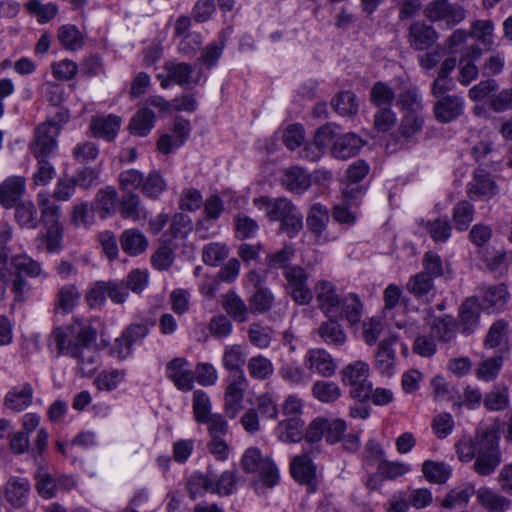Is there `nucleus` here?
I'll list each match as a JSON object with an SVG mask.
<instances>
[{
  "label": "nucleus",
  "mask_w": 512,
  "mask_h": 512,
  "mask_svg": "<svg viewBox=\"0 0 512 512\" xmlns=\"http://www.w3.org/2000/svg\"><path fill=\"white\" fill-rule=\"evenodd\" d=\"M368 172L369 165L363 160H358L348 167L346 177L350 184L343 191L344 202L346 205H351L352 200L357 199L363 194L362 188L354 185L363 180L367 176Z\"/></svg>",
  "instance_id": "obj_18"
},
{
  "label": "nucleus",
  "mask_w": 512,
  "mask_h": 512,
  "mask_svg": "<svg viewBox=\"0 0 512 512\" xmlns=\"http://www.w3.org/2000/svg\"><path fill=\"white\" fill-rule=\"evenodd\" d=\"M425 227L435 242H446L452 231L447 217H439L433 221H428Z\"/></svg>",
  "instance_id": "obj_64"
},
{
  "label": "nucleus",
  "mask_w": 512,
  "mask_h": 512,
  "mask_svg": "<svg viewBox=\"0 0 512 512\" xmlns=\"http://www.w3.org/2000/svg\"><path fill=\"white\" fill-rule=\"evenodd\" d=\"M369 365L363 361H355L345 366L341 371L344 385L350 387V395L359 401L367 400L372 392L369 381Z\"/></svg>",
  "instance_id": "obj_4"
},
{
  "label": "nucleus",
  "mask_w": 512,
  "mask_h": 512,
  "mask_svg": "<svg viewBox=\"0 0 512 512\" xmlns=\"http://www.w3.org/2000/svg\"><path fill=\"white\" fill-rule=\"evenodd\" d=\"M11 264L16 270L12 271V277L9 286L14 294L15 301H22L24 297L25 288L27 286L26 280L22 277V273L29 277H38L42 274L41 265L27 255H15L11 258Z\"/></svg>",
  "instance_id": "obj_7"
},
{
  "label": "nucleus",
  "mask_w": 512,
  "mask_h": 512,
  "mask_svg": "<svg viewBox=\"0 0 512 512\" xmlns=\"http://www.w3.org/2000/svg\"><path fill=\"white\" fill-rule=\"evenodd\" d=\"M249 376L258 381H265L274 374V366L270 359L258 354L249 358L247 362Z\"/></svg>",
  "instance_id": "obj_37"
},
{
  "label": "nucleus",
  "mask_w": 512,
  "mask_h": 512,
  "mask_svg": "<svg viewBox=\"0 0 512 512\" xmlns=\"http://www.w3.org/2000/svg\"><path fill=\"white\" fill-rule=\"evenodd\" d=\"M193 413L198 423H204L213 416L214 413H211L210 398L206 392L202 390L194 391Z\"/></svg>",
  "instance_id": "obj_55"
},
{
  "label": "nucleus",
  "mask_w": 512,
  "mask_h": 512,
  "mask_svg": "<svg viewBox=\"0 0 512 512\" xmlns=\"http://www.w3.org/2000/svg\"><path fill=\"white\" fill-rule=\"evenodd\" d=\"M241 465L247 473H259L261 481L268 488L275 486L279 481V473L275 464L269 458H264L260 450L255 447L245 451Z\"/></svg>",
  "instance_id": "obj_6"
},
{
  "label": "nucleus",
  "mask_w": 512,
  "mask_h": 512,
  "mask_svg": "<svg viewBox=\"0 0 512 512\" xmlns=\"http://www.w3.org/2000/svg\"><path fill=\"white\" fill-rule=\"evenodd\" d=\"M332 105L340 115L354 116L358 112V101L351 91L340 92L333 100Z\"/></svg>",
  "instance_id": "obj_52"
},
{
  "label": "nucleus",
  "mask_w": 512,
  "mask_h": 512,
  "mask_svg": "<svg viewBox=\"0 0 512 512\" xmlns=\"http://www.w3.org/2000/svg\"><path fill=\"white\" fill-rule=\"evenodd\" d=\"M435 118L441 123H449L464 111V99L458 95H446L441 97L433 108Z\"/></svg>",
  "instance_id": "obj_17"
},
{
  "label": "nucleus",
  "mask_w": 512,
  "mask_h": 512,
  "mask_svg": "<svg viewBox=\"0 0 512 512\" xmlns=\"http://www.w3.org/2000/svg\"><path fill=\"white\" fill-rule=\"evenodd\" d=\"M479 503L490 512H505L511 506V501L490 488L482 487L476 491Z\"/></svg>",
  "instance_id": "obj_29"
},
{
  "label": "nucleus",
  "mask_w": 512,
  "mask_h": 512,
  "mask_svg": "<svg viewBox=\"0 0 512 512\" xmlns=\"http://www.w3.org/2000/svg\"><path fill=\"white\" fill-rule=\"evenodd\" d=\"M33 399V388L29 383L13 387L4 398V406L13 411L21 412L29 407Z\"/></svg>",
  "instance_id": "obj_22"
},
{
  "label": "nucleus",
  "mask_w": 512,
  "mask_h": 512,
  "mask_svg": "<svg viewBox=\"0 0 512 512\" xmlns=\"http://www.w3.org/2000/svg\"><path fill=\"white\" fill-rule=\"evenodd\" d=\"M247 387L248 380L244 372L233 373L228 377L224 394V411L230 419H234L241 410Z\"/></svg>",
  "instance_id": "obj_10"
},
{
  "label": "nucleus",
  "mask_w": 512,
  "mask_h": 512,
  "mask_svg": "<svg viewBox=\"0 0 512 512\" xmlns=\"http://www.w3.org/2000/svg\"><path fill=\"white\" fill-rule=\"evenodd\" d=\"M248 338L252 345L265 349L271 343L272 329L259 323H253L249 326Z\"/></svg>",
  "instance_id": "obj_63"
},
{
  "label": "nucleus",
  "mask_w": 512,
  "mask_h": 512,
  "mask_svg": "<svg viewBox=\"0 0 512 512\" xmlns=\"http://www.w3.org/2000/svg\"><path fill=\"white\" fill-rule=\"evenodd\" d=\"M318 308L328 317L338 318L341 296L336 286L328 280H319L314 286Z\"/></svg>",
  "instance_id": "obj_11"
},
{
  "label": "nucleus",
  "mask_w": 512,
  "mask_h": 512,
  "mask_svg": "<svg viewBox=\"0 0 512 512\" xmlns=\"http://www.w3.org/2000/svg\"><path fill=\"white\" fill-rule=\"evenodd\" d=\"M364 141L354 133L339 137L332 146V155L337 159L346 160L358 154Z\"/></svg>",
  "instance_id": "obj_26"
},
{
  "label": "nucleus",
  "mask_w": 512,
  "mask_h": 512,
  "mask_svg": "<svg viewBox=\"0 0 512 512\" xmlns=\"http://www.w3.org/2000/svg\"><path fill=\"white\" fill-rule=\"evenodd\" d=\"M480 306L476 299H466L459 310V326L461 331L469 335L475 331L479 323Z\"/></svg>",
  "instance_id": "obj_25"
},
{
  "label": "nucleus",
  "mask_w": 512,
  "mask_h": 512,
  "mask_svg": "<svg viewBox=\"0 0 512 512\" xmlns=\"http://www.w3.org/2000/svg\"><path fill=\"white\" fill-rule=\"evenodd\" d=\"M253 204L259 210L264 209L265 215L270 221H281L297 208L289 199L284 197L269 198L261 196L254 198Z\"/></svg>",
  "instance_id": "obj_14"
},
{
  "label": "nucleus",
  "mask_w": 512,
  "mask_h": 512,
  "mask_svg": "<svg viewBox=\"0 0 512 512\" xmlns=\"http://www.w3.org/2000/svg\"><path fill=\"white\" fill-rule=\"evenodd\" d=\"M125 376V370H103L96 376L94 384L99 390L111 391L118 387Z\"/></svg>",
  "instance_id": "obj_51"
},
{
  "label": "nucleus",
  "mask_w": 512,
  "mask_h": 512,
  "mask_svg": "<svg viewBox=\"0 0 512 512\" xmlns=\"http://www.w3.org/2000/svg\"><path fill=\"white\" fill-rule=\"evenodd\" d=\"M329 220L328 208L320 203H315L310 207L306 218L309 230L318 238L323 235Z\"/></svg>",
  "instance_id": "obj_31"
},
{
  "label": "nucleus",
  "mask_w": 512,
  "mask_h": 512,
  "mask_svg": "<svg viewBox=\"0 0 512 512\" xmlns=\"http://www.w3.org/2000/svg\"><path fill=\"white\" fill-rule=\"evenodd\" d=\"M474 216V207L468 201H460L453 208V221L456 229L459 231H465L471 224Z\"/></svg>",
  "instance_id": "obj_57"
},
{
  "label": "nucleus",
  "mask_w": 512,
  "mask_h": 512,
  "mask_svg": "<svg viewBox=\"0 0 512 512\" xmlns=\"http://www.w3.org/2000/svg\"><path fill=\"white\" fill-rule=\"evenodd\" d=\"M118 201V193L112 186L100 189L95 197V208L102 218L114 215Z\"/></svg>",
  "instance_id": "obj_33"
},
{
  "label": "nucleus",
  "mask_w": 512,
  "mask_h": 512,
  "mask_svg": "<svg viewBox=\"0 0 512 512\" xmlns=\"http://www.w3.org/2000/svg\"><path fill=\"white\" fill-rule=\"evenodd\" d=\"M60 126L53 121L47 120L35 129L34 141L30 150L35 157H49L57 148L56 138L59 135Z\"/></svg>",
  "instance_id": "obj_9"
},
{
  "label": "nucleus",
  "mask_w": 512,
  "mask_h": 512,
  "mask_svg": "<svg viewBox=\"0 0 512 512\" xmlns=\"http://www.w3.org/2000/svg\"><path fill=\"white\" fill-rule=\"evenodd\" d=\"M291 473L296 481L307 486L308 492H314L318 486L316 467L307 454L295 456L291 461Z\"/></svg>",
  "instance_id": "obj_15"
},
{
  "label": "nucleus",
  "mask_w": 512,
  "mask_h": 512,
  "mask_svg": "<svg viewBox=\"0 0 512 512\" xmlns=\"http://www.w3.org/2000/svg\"><path fill=\"white\" fill-rule=\"evenodd\" d=\"M246 362V353L239 344L227 345L222 355L223 367L233 373L244 372L243 366Z\"/></svg>",
  "instance_id": "obj_35"
},
{
  "label": "nucleus",
  "mask_w": 512,
  "mask_h": 512,
  "mask_svg": "<svg viewBox=\"0 0 512 512\" xmlns=\"http://www.w3.org/2000/svg\"><path fill=\"white\" fill-rule=\"evenodd\" d=\"M229 254V248L220 242H211L202 249V260L206 265L217 266L224 261Z\"/></svg>",
  "instance_id": "obj_53"
},
{
  "label": "nucleus",
  "mask_w": 512,
  "mask_h": 512,
  "mask_svg": "<svg viewBox=\"0 0 512 512\" xmlns=\"http://www.w3.org/2000/svg\"><path fill=\"white\" fill-rule=\"evenodd\" d=\"M431 21H445L448 28L459 24L465 18V10L459 4L445 3L439 10L426 14Z\"/></svg>",
  "instance_id": "obj_28"
},
{
  "label": "nucleus",
  "mask_w": 512,
  "mask_h": 512,
  "mask_svg": "<svg viewBox=\"0 0 512 512\" xmlns=\"http://www.w3.org/2000/svg\"><path fill=\"white\" fill-rule=\"evenodd\" d=\"M310 176L298 167L287 169L282 177V184L295 193H302L310 186Z\"/></svg>",
  "instance_id": "obj_39"
},
{
  "label": "nucleus",
  "mask_w": 512,
  "mask_h": 512,
  "mask_svg": "<svg viewBox=\"0 0 512 512\" xmlns=\"http://www.w3.org/2000/svg\"><path fill=\"white\" fill-rule=\"evenodd\" d=\"M213 471L206 473H193L186 482V489L191 499L195 500L203 496L206 492L212 493Z\"/></svg>",
  "instance_id": "obj_32"
},
{
  "label": "nucleus",
  "mask_w": 512,
  "mask_h": 512,
  "mask_svg": "<svg viewBox=\"0 0 512 512\" xmlns=\"http://www.w3.org/2000/svg\"><path fill=\"white\" fill-rule=\"evenodd\" d=\"M244 282L254 290L247 298L251 314L260 315L270 311L274 305L275 296L265 285V276L256 270H251L246 274Z\"/></svg>",
  "instance_id": "obj_5"
},
{
  "label": "nucleus",
  "mask_w": 512,
  "mask_h": 512,
  "mask_svg": "<svg viewBox=\"0 0 512 512\" xmlns=\"http://www.w3.org/2000/svg\"><path fill=\"white\" fill-rule=\"evenodd\" d=\"M121 126V118L110 114L93 117L90 123V131L95 137H100L106 141H112Z\"/></svg>",
  "instance_id": "obj_21"
},
{
  "label": "nucleus",
  "mask_w": 512,
  "mask_h": 512,
  "mask_svg": "<svg viewBox=\"0 0 512 512\" xmlns=\"http://www.w3.org/2000/svg\"><path fill=\"white\" fill-rule=\"evenodd\" d=\"M424 118L421 113H405L398 131L406 139L412 138L422 130Z\"/></svg>",
  "instance_id": "obj_59"
},
{
  "label": "nucleus",
  "mask_w": 512,
  "mask_h": 512,
  "mask_svg": "<svg viewBox=\"0 0 512 512\" xmlns=\"http://www.w3.org/2000/svg\"><path fill=\"white\" fill-rule=\"evenodd\" d=\"M234 223L236 237L241 240L254 237L259 230L257 221L245 213H238L235 216Z\"/></svg>",
  "instance_id": "obj_60"
},
{
  "label": "nucleus",
  "mask_w": 512,
  "mask_h": 512,
  "mask_svg": "<svg viewBox=\"0 0 512 512\" xmlns=\"http://www.w3.org/2000/svg\"><path fill=\"white\" fill-rule=\"evenodd\" d=\"M26 189V180L22 176H10L0 184V205L8 209L17 204Z\"/></svg>",
  "instance_id": "obj_19"
},
{
  "label": "nucleus",
  "mask_w": 512,
  "mask_h": 512,
  "mask_svg": "<svg viewBox=\"0 0 512 512\" xmlns=\"http://www.w3.org/2000/svg\"><path fill=\"white\" fill-rule=\"evenodd\" d=\"M30 492L28 479L22 477H11L5 486V497L15 508L24 506Z\"/></svg>",
  "instance_id": "obj_24"
},
{
  "label": "nucleus",
  "mask_w": 512,
  "mask_h": 512,
  "mask_svg": "<svg viewBox=\"0 0 512 512\" xmlns=\"http://www.w3.org/2000/svg\"><path fill=\"white\" fill-rule=\"evenodd\" d=\"M155 114L148 107L140 109L131 119L129 129L131 134L146 136L154 126Z\"/></svg>",
  "instance_id": "obj_41"
},
{
  "label": "nucleus",
  "mask_w": 512,
  "mask_h": 512,
  "mask_svg": "<svg viewBox=\"0 0 512 512\" xmlns=\"http://www.w3.org/2000/svg\"><path fill=\"white\" fill-rule=\"evenodd\" d=\"M475 493L474 485L470 483L463 484L454 488L446 495L442 501V506L449 509L464 506Z\"/></svg>",
  "instance_id": "obj_47"
},
{
  "label": "nucleus",
  "mask_w": 512,
  "mask_h": 512,
  "mask_svg": "<svg viewBox=\"0 0 512 512\" xmlns=\"http://www.w3.org/2000/svg\"><path fill=\"white\" fill-rule=\"evenodd\" d=\"M503 365L502 356H494L481 361L476 369V377L479 380L490 382L499 374Z\"/></svg>",
  "instance_id": "obj_56"
},
{
  "label": "nucleus",
  "mask_w": 512,
  "mask_h": 512,
  "mask_svg": "<svg viewBox=\"0 0 512 512\" xmlns=\"http://www.w3.org/2000/svg\"><path fill=\"white\" fill-rule=\"evenodd\" d=\"M15 219L21 227L36 228L38 225L37 210L32 202L16 205Z\"/></svg>",
  "instance_id": "obj_62"
},
{
  "label": "nucleus",
  "mask_w": 512,
  "mask_h": 512,
  "mask_svg": "<svg viewBox=\"0 0 512 512\" xmlns=\"http://www.w3.org/2000/svg\"><path fill=\"white\" fill-rule=\"evenodd\" d=\"M279 439L284 442H298L304 438V421L301 418H287L277 426Z\"/></svg>",
  "instance_id": "obj_36"
},
{
  "label": "nucleus",
  "mask_w": 512,
  "mask_h": 512,
  "mask_svg": "<svg viewBox=\"0 0 512 512\" xmlns=\"http://www.w3.org/2000/svg\"><path fill=\"white\" fill-rule=\"evenodd\" d=\"M395 100L393 89L386 83L378 81L374 83L370 91V101L378 108L391 107Z\"/></svg>",
  "instance_id": "obj_54"
},
{
  "label": "nucleus",
  "mask_w": 512,
  "mask_h": 512,
  "mask_svg": "<svg viewBox=\"0 0 512 512\" xmlns=\"http://www.w3.org/2000/svg\"><path fill=\"white\" fill-rule=\"evenodd\" d=\"M397 106L405 113H421L423 104L418 88L408 87L401 91L397 98Z\"/></svg>",
  "instance_id": "obj_43"
},
{
  "label": "nucleus",
  "mask_w": 512,
  "mask_h": 512,
  "mask_svg": "<svg viewBox=\"0 0 512 512\" xmlns=\"http://www.w3.org/2000/svg\"><path fill=\"white\" fill-rule=\"evenodd\" d=\"M304 364L308 370L323 377L334 375L337 367L332 356L321 348L308 350L304 358Z\"/></svg>",
  "instance_id": "obj_16"
},
{
  "label": "nucleus",
  "mask_w": 512,
  "mask_h": 512,
  "mask_svg": "<svg viewBox=\"0 0 512 512\" xmlns=\"http://www.w3.org/2000/svg\"><path fill=\"white\" fill-rule=\"evenodd\" d=\"M37 200L42 222L47 226L62 225L61 207L53 202L47 193H39Z\"/></svg>",
  "instance_id": "obj_38"
},
{
  "label": "nucleus",
  "mask_w": 512,
  "mask_h": 512,
  "mask_svg": "<svg viewBox=\"0 0 512 512\" xmlns=\"http://www.w3.org/2000/svg\"><path fill=\"white\" fill-rule=\"evenodd\" d=\"M347 430L343 419L332 417H316L305 430L304 440L310 444H318L322 439L328 444L341 441Z\"/></svg>",
  "instance_id": "obj_3"
},
{
  "label": "nucleus",
  "mask_w": 512,
  "mask_h": 512,
  "mask_svg": "<svg viewBox=\"0 0 512 512\" xmlns=\"http://www.w3.org/2000/svg\"><path fill=\"white\" fill-rule=\"evenodd\" d=\"M122 250L130 256H136L143 253L148 240L139 229H127L120 236Z\"/></svg>",
  "instance_id": "obj_30"
},
{
  "label": "nucleus",
  "mask_w": 512,
  "mask_h": 512,
  "mask_svg": "<svg viewBox=\"0 0 512 512\" xmlns=\"http://www.w3.org/2000/svg\"><path fill=\"white\" fill-rule=\"evenodd\" d=\"M361 316L362 303L357 295L350 293L341 297L338 318H345L351 325H355L360 322Z\"/></svg>",
  "instance_id": "obj_40"
},
{
  "label": "nucleus",
  "mask_w": 512,
  "mask_h": 512,
  "mask_svg": "<svg viewBox=\"0 0 512 512\" xmlns=\"http://www.w3.org/2000/svg\"><path fill=\"white\" fill-rule=\"evenodd\" d=\"M283 276L287 281L286 290L291 298L298 305H307L313 298V294L308 287V274L299 265L287 267Z\"/></svg>",
  "instance_id": "obj_8"
},
{
  "label": "nucleus",
  "mask_w": 512,
  "mask_h": 512,
  "mask_svg": "<svg viewBox=\"0 0 512 512\" xmlns=\"http://www.w3.org/2000/svg\"><path fill=\"white\" fill-rule=\"evenodd\" d=\"M119 213L124 219L137 221L144 217V209L141 206V200L136 193H127L123 195L119 202Z\"/></svg>",
  "instance_id": "obj_44"
},
{
  "label": "nucleus",
  "mask_w": 512,
  "mask_h": 512,
  "mask_svg": "<svg viewBox=\"0 0 512 512\" xmlns=\"http://www.w3.org/2000/svg\"><path fill=\"white\" fill-rule=\"evenodd\" d=\"M166 376L178 390L188 392L194 387V372L185 358H175L166 366Z\"/></svg>",
  "instance_id": "obj_13"
},
{
  "label": "nucleus",
  "mask_w": 512,
  "mask_h": 512,
  "mask_svg": "<svg viewBox=\"0 0 512 512\" xmlns=\"http://www.w3.org/2000/svg\"><path fill=\"white\" fill-rule=\"evenodd\" d=\"M500 420L481 427L474 437H462L456 443V453L460 461L467 463L475 459L474 471L481 476L491 475L501 463L499 451Z\"/></svg>",
  "instance_id": "obj_2"
},
{
  "label": "nucleus",
  "mask_w": 512,
  "mask_h": 512,
  "mask_svg": "<svg viewBox=\"0 0 512 512\" xmlns=\"http://www.w3.org/2000/svg\"><path fill=\"white\" fill-rule=\"evenodd\" d=\"M222 308L236 322L243 323L248 320L251 313L249 304L233 290L222 296Z\"/></svg>",
  "instance_id": "obj_23"
},
{
  "label": "nucleus",
  "mask_w": 512,
  "mask_h": 512,
  "mask_svg": "<svg viewBox=\"0 0 512 512\" xmlns=\"http://www.w3.org/2000/svg\"><path fill=\"white\" fill-rule=\"evenodd\" d=\"M80 292L76 285L67 284L62 286L58 293L55 302V308L64 313H69L78 304L80 300Z\"/></svg>",
  "instance_id": "obj_46"
},
{
  "label": "nucleus",
  "mask_w": 512,
  "mask_h": 512,
  "mask_svg": "<svg viewBox=\"0 0 512 512\" xmlns=\"http://www.w3.org/2000/svg\"><path fill=\"white\" fill-rule=\"evenodd\" d=\"M313 396L323 403H332L341 396L340 387L332 381L319 380L312 386Z\"/></svg>",
  "instance_id": "obj_49"
},
{
  "label": "nucleus",
  "mask_w": 512,
  "mask_h": 512,
  "mask_svg": "<svg viewBox=\"0 0 512 512\" xmlns=\"http://www.w3.org/2000/svg\"><path fill=\"white\" fill-rule=\"evenodd\" d=\"M406 289L414 297L421 299L434 289V280H432L431 276L419 272L410 277L406 284Z\"/></svg>",
  "instance_id": "obj_48"
},
{
  "label": "nucleus",
  "mask_w": 512,
  "mask_h": 512,
  "mask_svg": "<svg viewBox=\"0 0 512 512\" xmlns=\"http://www.w3.org/2000/svg\"><path fill=\"white\" fill-rule=\"evenodd\" d=\"M97 330L90 324L74 322L53 329L50 339L55 343L59 355H67L77 361L82 376H91L96 369Z\"/></svg>",
  "instance_id": "obj_1"
},
{
  "label": "nucleus",
  "mask_w": 512,
  "mask_h": 512,
  "mask_svg": "<svg viewBox=\"0 0 512 512\" xmlns=\"http://www.w3.org/2000/svg\"><path fill=\"white\" fill-rule=\"evenodd\" d=\"M498 192V187L491 175L483 169H476L467 184V194L474 201H489Z\"/></svg>",
  "instance_id": "obj_12"
},
{
  "label": "nucleus",
  "mask_w": 512,
  "mask_h": 512,
  "mask_svg": "<svg viewBox=\"0 0 512 512\" xmlns=\"http://www.w3.org/2000/svg\"><path fill=\"white\" fill-rule=\"evenodd\" d=\"M397 336L391 335L379 343L375 355V367L384 376H391L394 373L395 351L393 345L397 342Z\"/></svg>",
  "instance_id": "obj_20"
},
{
  "label": "nucleus",
  "mask_w": 512,
  "mask_h": 512,
  "mask_svg": "<svg viewBox=\"0 0 512 512\" xmlns=\"http://www.w3.org/2000/svg\"><path fill=\"white\" fill-rule=\"evenodd\" d=\"M318 335L328 345L341 346L346 342V334L335 317L320 324Z\"/></svg>",
  "instance_id": "obj_34"
},
{
  "label": "nucleus",
  "mask_w": 512,
  "mask_h": 512,
  "mask_svg": "<svg viewBox=\"0 0 512 512\" xmlns=\"http://www.w3.org/2000/svg\"><path fill=\"white\" fill-rule=\"evenodd\" d=\"M163 69L170 74L173 83L182 87L190 84L197 85L200 81V74L195 79L191 78L193 67L185 62L168 61Z\"/></svg>",
  "instance_id": "obj_27"
},
{
  "label": "nucleus",
  "mask_w": 512,
  "mask_h": 512,
  "mask_svg": "<svg viewBox=\"0 0 512 512\" xmlns=\"http://www.w3.org/2000/svg\"><path fill=\"white\" fill-rule=\"evenodd\" d=\"M167 188L166 181L159 172L153 171L148 174L142 183V193L152 199H157Z\"/></svg>",
  "instance_id": "obj_58"
},
{
  "label": "nucleus",
  "mask_w": 512,
  "mask_h": 512,
  "mask_svg": "<svg viewBox=\"0 0 512 512\" xmlns=\"http://www.w3.org/2000/svg\"><path fill=\"white\" fill-rule=\"evenodd\" d=\"M236 488V474L234 471H224L219 477L213 472L212 493L230 495Z\"/></svg>",
  "instance_id": "obj_61"
},
{
  "label": "nucleus",
  "mask_w": 512,
  "mask_h": 512,
  "mask_svg": "<svg viewBox=\"0 0 512 512\" xmlns=\"http://www.w3.org/2000/svg\"><path fill=\"white\" fill-rule=\"evenodd\" d=\"M422 472L428 481L442 484L449 479L451 468L445 463L426 460L422 465Z\"/></svg>",
  "instance_id": "obj_50"
},
{
  "label": "nucleus",
  "mask_w": 512,
  "mask_h": 512,
  "mask_svg": "<svg viewBox=\"0 0 512 512\" xmlns=\"http://www.w3.org/2000/svg\"><path fill=\"white\" fill-rule=\"evenodd\" d=\"M483 405L488 411H504L510 405L509 391L505 386H494L483 399Z\"/></svg>",
  "instance_id": "obj_45"
},
{
  "label": "nucleus",
  "mask_w": 512,
  "mask_h": 512,
  "mask_svg": "<svg viewBox=\"0 0 512 512\" xmlns=\"http://www.w3.org/2000/svg\"><path fill=\"white\" fill-rule=\"evenodd\" d=\"M29 15L35 17L40 24H46L54 19L58 13V7L53 2L42 3L40 0H29L25 4Z\"/></svg>",
  "instance_id": "obj_42"
}]
</instances>
